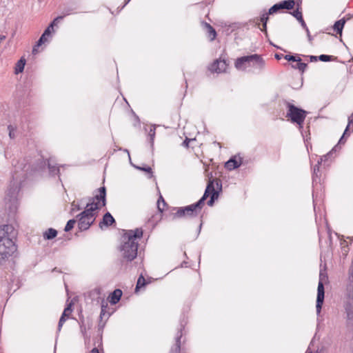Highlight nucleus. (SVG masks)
Listing matches in <instances>:
<instances>
[{"instance_id": "10", "label": "nucleus", "mask_w": 353, "mask_h": 353, "mask_svg": "<svg viewBox=\"0 0 353 353\" xmlns=\"http://www.w3.org/2000/svg\"><path fill=\"white\" fill-rule=\"evenodd\" d=\"M325 298V288L324 284L322 282H319L317 288V296L316 303V314L319 316L321 313L322 306L324 302Z\"/></svg>"}, {"instance_id": "22", "label": "nucleus", "mask_w": 353, "mask_h": 353, "mask_svg": "<svg viewBox=\"0 0 353 353\" xmlns=\"http://www.w3.org/2000/svg\"><path fill=\"white\" fill-rule=\"evenodd\" d=\"M280 6L282 9L291 10L295 6L294 0H284L279 2Z\"/></svg>"}, {"instance_id": "49", "label": "nucleus", "mask_w": 353, "mask_h": 353, "mask_svg": "<svg viewBox=\"0 0 353 353\" xmlns=\"http://www.w3.org/2000/svg\"><path fill=\"white\" fill-rule=\"evenodd\" d=\"M299 21L301 23V26L305 30V31L308 32V28L307 27L303 19H302V20H299Z\"/></svg>"}, {"instance_id": "46", "label": "nucleus", "mask_w": 353, "mask_h": 353, "mask_svg": "<svg viewBox=\"0 0 353 353\" xmlns=\"http://www.w3.org/2000/svg\"><path fill=\"white\" fill-rule=\"evenodd\" d=\"M72 312L71 304H69L63 310V315L68 317L70 314Z\"/></svg>"}, {"instance_id": "58", "label": "nucleus", "mask_w": 353, "mask_h": 353, "mask_svg": "<svg viewBox=\"0 0 353 353\" xmlns=\"http://www.w3.org/2000/svg\"><path fill=\"white\" fill-rule=\"evenodd\" d=\"M70 14V12H65V13L64 14V16L69 15Z\"/></svg>"}, {"instance_id": "37", "label": "nucleus", "mask_w": 353, "mask_h": 353, "mask_svg": "<svg viewBox=\"0 0 353 353\" xmlns=\"http://www.w3.org/2000/svg\"><path fill=\"white\" fill-rule=\"evenodd\" d=\"M285 59H286L288 61H294V62H299L301 61V59L299 57L291 55V54H286L284 56Z\"/></svg>"}, {"instance_id": "2", "label": "nucleus", "mask_w": 353, "mask_h": 353, "mask_svg": "<svg viewBox=\"0 0 353 353\" xmlns=\"http://www.w3.org/2000/svg\"><path fill=\"white\" fill-rule=\"evenodd\" d=\"M22 163L14 166V170L12 176V181L6 191L5 196L6 208L8 209L10 215H14L18 205L17 196L21 189L22 183L25 181L28 176L29 165Z\"/></svg>"}, {"instance_id": "15", "label": "nucleus", "mask_w": 353, "mask_h": 353, "mask_svg": "<svg viewBox=\"0 0 353 353\" xmlns=\"http://www.w3.org/2000/svg\"><path fill=\"white\" fill-rule=\"evenodd\" d=\"M239 161L236 159V157L230 158L225 164V167L229 170H232L238 168L241 165V158L239 157Z\"/></svg>"}, {"instance_id": "45", "label": "nucleus", "mask_w": 353, "mask_h": 353, "mask_svg": "<svg viewBox=\"0 0 353 353\" xmlns=\"http://www.w3.org/2000/svg\"><path fill=\"white\" fill-rule=\"evenodd\" d=\"M63 18V16H59L57 17H56L51 23L49 25L50 28H54V26H56L57 24V23L61 20Z\"/></svg>"}, {"instance_id": "28", "label": "nucleus", "mask_w": 353, "mask_h": 353, "mask_svg": "<svg viewBox=\"0 0 353 353\" xmlns=\"http://www.w3.org/2000/svg\"><path fill=\"white\" fill-rule=\"evenodd\" d=\"M101 310L100 313V319L102 320L106 314V309L108 308V303L103 299H101Z\"/></svg>"}, {"instance_id": "61", "label": "nucleus", "mask_w": 353, "mask_h": 353, "mask_svg": "<svg viewBox=\"0 0 353 353\" xmlns=\"http://www.w3.org/2000/svg\"><path fill=\"white\" fill-rule=\"evenodd\" d=\"M343 250L345 251V252H347L346 249H345V247L344 248H343Z\"/></svg>"}, {"instance_id": "55", "label": "nucleus", "mask_w": 353, "mask_h": 353, "mask_svg": "<svg viewBox=\"0 0 353 353\" xmlns=\"http://www.w3.org/2000/svg\"><path fill=\"white\" fill-rule=\"evenodd\" d=\"M6 39V37L3 35H0V42Z\"/></svg>"}, {"instance_id": "35", "label": "nucleus", "mask_w": 353, "mask_h": 353, "mask_svg": "<svg viewBox=\"0 0 353 353\" xmlns=\"http://www.w3.org/2000/svg\"><path fill=\"white\" fill-rule=\"evenodd\" d=\"M46 41H47V36H44L43 34H42V35L41 36V37L39 38V39L37 41V46H35L34 48H33V50H32V52L34 53L35 51H37V49L36 48L37 47H39L40 46H41L42 44H43Z\"/></svg>"}, {"instance_id": "36", "label": "nucleus", "mask_w": 353, "mask_h": 353, "mask_svg": "<svg viewBox=\"0 0 353 353\" xmlns=\"http://www.w3.org/2000/svg\"><path fill=\"white\" fill-rule=\"evenodd\" d=\"M76 222H77V219H70V220H69L67 222V223H66V225L65 227L64 230L65 232L70 231L74 228V225Z\"/></svg>"}, {"instance_id": "53", "label": "nucleus", "mask_w": 353, "mask_h": 353, "mask_svg": "<svg viewBox=\"0 0 353 353\" xmlns=\"http://www.w3.org/2000/svg\"><path fill=\"white\" fill-rule=\"evenodd\" d=\"M216 184L217 187H219V190H221V188H222V185H221V183H220V181H216Z\"/></svg>"}, {"instance_id": "38", "label": "nucleus", "mask_w": 353, "mask_h": 353, "mask_svg": "<svg viewBox=\"0 0 353 353\" xmlns=\"http://www.w3.org/2000/svg\"><path fill=\"white\" fill-rule=\"evenodd\" d=\"M155 134H156L155 128H150V130L149 131L148 136L150 137V143L151 147H153V145H154V139L155 137Z\"/></svg>"}, {"instance_id": "26", "label": "nucleus", "mask_w": 353, "mask_h": 353, "mask_svg": "<svg viewBox=\"0 0 353 353\" xmlns=\"http://www.w3.org/2000/svg\"><path fill=\"white\" fill-rule=\"evenodd\" d=\"M166 203L163 198V196L161 195L159 196V199L157 201V208L159 212H163V211L165 210V207L166 206Z\"/></svg>"}, {"instance_id": "8", "label": "nucleus", "mask_w": 353, "mask_h": 353, "mask_svg": "<svg viewBox=\"0 0 353 353\" xmlns=\"http://www.w3.org/2000/svg\"><path fill=\"white\" fill-rule=\"evenodd\" d=\"M249 59L252 61L251 67H253L258 72H261L264 69L265 61L260 55L256 54L241 57L239 62L247 61Z\"/></svg>"}, {"instance_id": "23", "label": "nucleus", "mask_w": 353, "mask_h": 353, "mask_svg": "<svg viewBox=\"0 0 353 353\" xmlns=\"http://www.w3.org/2000/svg\"><path fill=\"white\" fill-rule=\"evenodd\" d=\"M25 64H26V59L24 58L21 57L16 63V66L14 68L15 74H19V73L22 72L23 71Z\"/></svg>"}, {"instance_id": "21", "label": "nucleus", "mask_w": 353, "mask_h": 353, "mask_svg": "<svg viewBox=\"0 0 353 353\" xmlns=\"http://www.w3.org/2000/svg\"><path fill=\"white\" fill-rule=\"evenodd\" d=\"M345 23V20L344 19H341L340 20L336 21L333 26L334 30L337 34H341Z\"/></svg>"}, {"instance_id": "59", "label": "nucleus", "mask_w": 353, "mask_h": 353, "mask_svg": "<svg viewBox=\"0 0 353 353\" xmlns=\"http://www.w3.org/2000/svg\"><path fill=\"white\" fill-rule=\"evenodd\" d=\"M125 151L128 152V157H129V158L130 159V156L129 151H128V150H125Z\"/></svg>"}, {"instance_id": "33", "label": "nucleus", "mask_w": 353, "mask_h": 353, "mask_svg": "<svg viewBox=\"0 0 353 353\" xmlns=\"http://www.w3.org/2000/svg\"><path fill=\"white\" fill-rule=\"evenodd\" d=\"M318 59L321 61L326 62V61H333V60L336 59V57H334V56H332V55L321 54L318 57Z\"/></svg>"}, {"instance_id": "41", "label": "nucleus", "mask_w": 353, "mask_h": 353, "mask_svg": "<svg viewBox=\"0 0 353 353\" xmlns=\"http://www.w3.org/2000/svg\"><path fill=\"white\" fill-rule=\"evenodd\" d=\"M219 196V192H214L210 195V199L208 201V205L212 206L214 202V200L216 199Z\"/></svg>"}, {"instance_id": "30", "label": "nucleus", "mask_w": 353, "mask_h": 353, "mask_svg": "<svg viewBox=\"0 0 353 353\" xmlns=\"http://www.w3.org/2000/svg\"><path fill=\"white\" fill-rule=\"evenodd\" d=\"M292 67L294 69H298L302 73L304 72L306 68L307 67V64L305 63H301V61L297 62L296 65H292Z\"/></svg>"}, {"instance_id": "52", "label": "nucleus", "mask_w": 353, "mask_h": 353, "mask_svg": "<svg viewBox=\"0 0 353 353\" xmlns=\"http://www.w3.org/2000/svg\"><path fill=\"white\" fill-rule=\"evenodd\" d=\"M90 353H99L98 348L94 347Z\"/></svg>"}, {"instance_id": "54", "label": "nucleus", "mask_w": 353, "mask_h": 353, "mask_svg": "<svg viewBox=\"0 0 353 353\" xmlns=\"http://www.w3.org/2000/svg\"><path fill=\"white\" fill-rule=\"evenodd\" d=\"M347 244V242L344 240L343 242L341 243V245H342V248H345V245Z\"/></svg>"}, {"instance_id": "5", "label": "nucleus", "mask_w": 353, "mask_h": 353, "mask_svg": "<svg viewBox=\"0 0 353 353\" xmlns=\"http://www.w3.org/2000/svg\"><path fill=\"white\" fill-rule=\"evenodd\" d=\"M203 205L204 203L199 200L196 203L185 207L173 208L170 216H172V219L186 216L195 217L200 212Z\"/></svg>"}, {"instance_id": "4", "label": "nucleus", "mask_w": 353, "mask_h": 353, "mask_svg": "<svg viewBox=\"0 0 353 353\" xmlns=\"http://www.w3.org/2000/svg\"><path fill=\"white\" fill-rule=\"evenodd\" d=\"M12 232L10 225L0 226V265L17 250L12 240L14 235H11Z\"/></svg>"}, {"instance_id": "47", "label": "nucleus", "mask_w": 353, "mask_h": 353, "mask_svg": "<svg viewBox=\"0 0 353 353\" xmlns=\"http://www.w3.org/2000/svg\"><path fill=\"white\" fill-rule=\"evenodd\" d=\"M53 28H50V26H48L47 28L44 30L43 34H44V36L50 37Z\"/></svg>"}, {"instance_id": "12", "label": "nucleus", "mask_w": 353, "mask_h": 353, "mask_svg": "<svg viewBox=\"0 0 353 353\" xmlns=\"http://www.w3.org/2000/svg\"><path fill=\"white\" fill-rule=\"evenodd\" d=\"M228 63L224 59H216L209 67L212 72L221 73L225 72Z\"/></svg>"}, {"instance_id": "32", "label": "nucleus", "mask_w": 353, "mask_h": 353, "mask_svg": "<svg viewBox=\"0 0 353 353\" xmlns=\"http://www.w3.org/2000/svg\"><path fill=\"white\" fill-rule=\"evenodd\" d=\"M282 10L279 3L273 5L268 10L269 14H273Z\"/></svg>"}, {"instance_id": "29", "label": "nucleus", "mask_w": 353, "mask_h": 353, "mask_svg": "<svg viewBox=\"0 0 353 353\" xmlns=\"http://www.w3.org/2000/svg\"><path fill=\"white\" fill-rule=\"evenodd\" d=\"M132 165L137 170L148 172L149 174V176H148L149 178H152L153 176L152 168L150 167H149V166H145V167L137 166V165H133L132 163Z\"/></svg>"}, {"instance_id": "11", "label": "nucleus", "mask_w": 353, "mask_h": 353, "mask_svg": "<svg viewBox=\"0 0 353 353\" xmlns=\"http://www.w3.org/2000/svg\"><path fill=\"white\" fill-rule=\"evenodd\" d=\"M186 323L187 322L185 320V318H183L182 320H181L180 328L176 334V336L175 344L171 348V350H170L171 353H181V339L183 336L182 330L185 327Z\"/></svg>"}, {"instance_id": "16", "label": "nucleus", "mask_w": 353, "mask_h": 353, "mask_svg": "<svg viewBox=\"0 0 353 353\" xmlns=\"http://www.w3.org/2000/svg\"><path fill=\"white\" fill-rule=\"evenodd\" d=\"M122 291L120 289H116L114 290L109 296L110 299V303L112 305L117 304L121 299V297L122 296Z\"/></svg>"}, {"instance_id": "48", "label": "nucleus", "mask_w": 353, "mask_h": 353, "mask_svg": "<svg viewBox=\"0 0 353 353\" xmlns=\"http://www.w3.org/2000/svg\"><path fill=\"white\" fill-rule=\"evenodd\" d=\"M194 139H190L188 138H186L183 142L182 143V145L185 147V148H188L189 147V143L191 141H193Z\"/></svg>"}, {"instance_id": "14", "label": "nucleus", "mask_w": 353, "mask_h": 353, "mask_svg": "<svg viewBox=\"0 0 353 353\" xmlns=\"http://www.w3.org/2000/svg\"><path fill=\"white\" fill-rule=\"evenodd\" d=\"M214 192H219L215 190V189H214V181H210L207 185V187L205 188V192H204L203 196L199 200L201 201H202L203 203H204L205 199L210 195H212V194H213Z\"/></svg>"}, {"instance_id": "57", "label": "nucleus", "mask_w": 353, "mask_h": 353, "mask_svg": "<svg viewBox=\"0 0 353 353\" xmlns=\"http://www.w3.org/2000/svg\"><path fill=\"white\" fill-rule=\"evenodd\" d=\"M307 32V34L308 39H309V40L310 41V40H311V36H310V31L308 30V32Z\"/></svg>"}, {"instance_id": "24", "label": "nucleus", "mask_w": 353, "mask_h": 353, "mask_svg": "<svg viewBox=\"0 0 353 353\" xmlns=\"http://www.w3.org/2000/svg\"><path fill=\"white\" fill-rule=\"evenodd\" d=\"M57 235V231L53 228H49L43 233V237L45 239L50 240L56 237Z\"/></svg>"}, {"instance_id": "60", "label": "nucleus", "mask_w": 353, "mask_h": 353, "mask_svg": "<svg viewBox=\"0 0 353 353\" xmlns=\"http://www.w3.org/2000/svg\"><path fill=\"white\" fill-rule=\"evenodd\" d=\"M305 353H312V352L311 351H309V350H307Z\"/></svg>"}, {"instance_id": "39", "label": "nucleus", "mask_w": 353, "mask_h": 353, "mask_svg": "<svg viewBox=\"0 0 353 353\" xmlns=\"http://www.w3.org/2000/svg\"><path fill=\"white\" fill-rule=\"evenodd\" d=\"M101 291V290L100 288H96L94 290H92V291H90V296H92L93 298H94V297L100 298Z\"/></svg>"}, {"instance_id": "40", "label": "nucleus", "mask_w": 353, "mask_h": 353, "mask_svg": "<svg viewBox=\"0 0 353 353\" xmlns=\"http://www.w3.org/2000/svg\"><path fill=\"white\" fill-rule=\"evenodd\" d=\"M293 17H294L298 21L302 20L303 16L302 12L297 8L296 10H294L292 12H291Z\"/></svg>"}, {"instance_id": "7", "label": "nucleus", "mask_w": 353, "mask_h": 353, "mask_svg": "<svg viewBox=\"0 0 353 353\" xmlns=\"http://www.w3.org/2000/svg\"><path fill=\"white\" fill-rule=\"evenodd\" d=\"M287 107L288 108L287 117L290 118L292 123H297L299 128H302L307 112L290 103H287Z\"/></svg>"}, {"instance_id": "25", "label": "nucleus", "mask_w": 353, "mask_h": 353, "mask_svg": "<svg viewBox=\"0 0 353 353\" xmlns=\"http://www.w3.org/2000/svg\"><path fill=\"white\" fill-rule=\"evenodd\" d=\"M353 124V112L352 113V114L348 117V124L343 132V134L342 135V137H341V139H339V143L338 144H341V143H345V141H343L344 139V137L346 135L348 130H349V127L350 126V125Z\"/></svg>"}, {"instance_id": "20", "label": "nucleus", "mask_w": 353, "mask_h": 353, "mask_svg": "<svg viewBox=\"0 0 353 353\" xmlns=\"http://www.w3.org/2000/svg\"><path fill=\"white\" fill-rule=\"evenodd\" d=\"M239 59L240 57L238 58L235 61V67L236 69L243 70L247 67H251L252 61L250 59L247 61H241V63L239 62Z\"/></svg>"}, {"instance_id": "9", "label": "nucleus", "mask_w": 353, "mask_h": 353, "mask_svg": "<svg viewBox=\"0 0 353 353\" xmlns=\"http://www.w3.org/2000/svg\"><path fill=\"white\" fill-rule=\"evenodd\" d=\"M338 148V145H335L334 148L330 151L326 155H324L321 157L319 160L317 162V164H316L313 168V173H312V181L313 183H317L320 180V176L319 175V165L321 164L322 161H325L329 157H330L333 152L336 151Z\"/></svg>"}, {"instance_id": "50", "label": "nucleus", "mask_w": 353, "mask_h": 353, "mask_svg": "<svg viewBox=\"0 0 353 353\" xmlns=\"http://www.w3.org/2000/svg\"><path fill=\"white\" fill-rule=\"evenodd\" d=\"M310 59L311 61H316L318 59V57H316V56H313V55H311L310 57Z\"/></svg>"}, {"instance_id": "17", "label": "nucleus", "mask_w": 353, "mask_h": 353, "mask_svg": "<svg viewBox=\"0 0 353 353\" xmlns=\"http://www.w3.org/2000/svg\"><path fill=\"white\" fill-rule=\"evenodd\" d=\"M48 168L49 170V173L51 176L59 174V167L57 166V163L54 162L52 159H49L48 160Z\"/></svg>"}, {"instance_id": "18", "label": "nucleus", "mask_w": 353, "mask_h": 353, "mask_svg": "<svg viewBox=\"0 0 353 353\" xmlns=\"http://www.w3.org/2000/svg\"><path fill=\"white\" fill-rule=\"evenodd\" d=\"M268 12H264L261 14L260 19H257L256 24L259 26V21H260L263 23V28L261 29L262 32H265V33L267 34V22L269 19L268 17Z\"/></svg>"}, {"instance_id": "19", "label": "nucleus", "mask_w": 353, "mask_h": 353, "mask_svg": "<svg viewBox=\"0 0 353 353\" xmlns=\"http://www.w3.org/2000/svg\"><path fill=\"white\" fill-rule=\"evenodd\" d=\"M203 24L205 28L207 30V32L208 34V37L210 38V40L211 41H214L216 36V32L215 30L210 24H209L206 22H203Z\"/></svg>"}, {"instance_id": "56", "label": "nucleus", "mask_w": 353, "mask_h": 353, "mask_svg": "<svg viewBox=\"0 0 353 353\" xmlns=\"http://www.w3.org/2000/svg\"><path fill=\"white\" fill-rule=\"evenodd\" d=\"M130 1H131V0H125V3H124V5H123V8L124 6H126V5H127V4Z\"/></svg>"}, {"instance_id": "43", "label": "nucleus", "mask_w": 353, "mask_h": 353, "mask_svg": "<svg viewBox=\"0 0 353 353\" xmlns=\"http://www.w3.org/2000/svg\"><path fill=\"white\" fill-rule=\"evenodd\" d=\"M66 316H63V314L61 315L59 321V323H58V327H57V331L58 332H60L61 330V327L63 325V323L65 322L66 321Z\"/></svg>"}, {"instance_id": "31", "label": "nucleus", "mask_w": 353, "mask_h": 353, "mask_svg": "<svg viewBox=\"0 0 353 353\" xmlns=\"http://www.w3.org/2000/svg\"><path fill=\"white\" fill-rule=\"evenodd\" d=\"M347 285L353 286V261H352L351 265L348 272V283Z\"/></svg>"}, {"instance_id": "27", "label": "nucleus", "mask_w": 353, "mask_h": 353, "mask_svg": "<svg viewBox=\"0 0 353 353\" xmlns=\"http://www.w3.org/2000/svg\"><path fill=\"white\" fill-rule=\"evenodd\" d=\"M148 283L146 282L145 278L143 275H140L137 280V285H136V291L143 287H144Z\"/></svg>"}, {"instance_id": "3", "label": "nucleus", "mask_w": 353, "mask_h": 353, "mask_svg": "<svg viewBox=\"0 0 353 353\" xmlns=\"http://www.w3.org/2000/svg\"><path fill=\"white\" fill-rule=\"evenodd\" d=\"M143 235V230L137 228L134 230H128L123 236V244L121 246V252L123 259L128 261H132L137 256L138 239Z\"/></svg>"}, {"instance_id": "6", "label": "nucleus", "mask_w": 353, "mask_h": 353, "mask_svg": "<svg viewBox=\"0 0 353 353\" xmlns=\"http://www.w3.org/2000/svg\"><path fill=\"white\" fill-rule=\"evenodd\" d=\"M347 324L353 325V286L347 285L342 300Z\"/></svg>"}, {"instance_id": "42", "label": "nucleus", "mask_w": 353, "mask_h": 353, "mask_svg": "<svg viewBox=\"0 0 353 353\" xmlns=\"http://www.w3.org/2000/svg\"><path fill=\"white\" fill-rule=\"evenodd\" d=\"M327 280V276L325 272H323L322 270L320 271L319 273V282H322L324 284Z\"/></svg>"}, {"instance_id": "34", "label": "nucleus", "mask_w": 353, "mask_h": 353, "mask_svg": "<svg viewBox=\"0 0 353 353\" xmlns=\"http://www.w3.org/2000/svg\"><path fill=\"white\" fill-rule=\"evenodd\" d=\"M8 130L9 132V137L10 139H13L16 137L15 132L17 130V127L13 125H9L8 126Z\"/></svg>"}, {"instance_id": "51", "label": "nucleus", "mask_w": 353, "mask_h": 353, "mask_svg": "<svg viewBox=\"0 0 353 353\" xmlns=\"http://www.w3.org/2000/svg\"><path fill=\"white\" fill-rule=\"evenodd\" d=\"M283 56V54H275V58L278 60L281 59Z\"/></svg>"}, {"instance_id": "44", "label": "nucleus", "mask_w": 353, "mask_h": 353, "mask_svg": "<svg viewBox=\"0 0 353 353\" xmlns=\"http://www.w3.org/2000/svg\"><path fill=\"white\" fill-rule=\"evenodd\" d=\"M72 211L80 210L82 208L80 206L79 201H74L72 203Z\"/></svg>"}, {"instance_id": "13", "label": "nucleus", "mask_w": 353, "mask_h": 353, "mask_svg": "<svg viewBox=\"0 0 353 353\" xmlns=\"http://www.w3.org/2000/svg\"><path fill=\"white\" fill-rule=\"evenodd\" d=\"M115 223V219L111 215L110 212H106L103 216L102 221L99 223V226L101 229H103V226L108 227Z\"/></svg>"}, {"instance_id": "1", "label": "nucleus", "mask_w": 353, "mask_h": 353, "mask_svg": "<svg viewBox=\"0 0 353 353\" xmlns=\"http://www.w3.org/2000/svg\"><path fill=\"white\" fill-rule=\"evenodd\" d=\"M106 205V189L105 186L99 188L93 197L88 198L85 210L76 218L80 231L88 230L94 222L97 210Z\"/></svg>"}]
</instances>
